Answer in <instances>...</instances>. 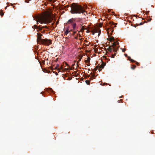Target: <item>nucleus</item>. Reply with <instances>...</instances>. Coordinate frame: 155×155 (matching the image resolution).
Segmentation results:
<instances>
[{"label": "nucleus", "mask_w": 155, "mask_h": 155, "mask_svg": "<svg viewBox=\"0 0 155 155\" xmlns=\"http://www.w3.org/2000/svg\"><path fill=\"white\" fill-rule=\"evenodd\" d=\"M108 12H109L110 11V9H108Z\"/></svg>", "instance_id": "36"}, {"label": "nucleus", "mask_w": 155, "mask_h": 155, "mask_svg": "<svg viewBox=\"0 0 155 155\" xmlns=\"http://www.w3.org/2000/svg\"><path fill=\"white\" fill-rule=\"evenodd\" d=\"M69 32V31H68V28H67L66 31L64 32V34L65 35H67L68 33Z\"/></svg>", "instance_id": "13"}, {"label": "nucleus", "mask_w": 155, "mask_h": 155, "mask_svg": "<svg viewBox=\"0 0 155 155\" xmlns=\"http://www.w3.org/2000/svg\"><path fill=\"white\" fill-rule=\"evenodd\" d=\"M136 67V66L135 65H133L132 67H131V68L132 69L134 70L135 68Z\"/></svg>", "instance_id": "17"}, {"label": "nucleus", "mask_w": 155, "mask_h": 155, "mask_svg": "<svg viewBox=\"0 0 155 155\" xmlns=\"http://www.w3.org/2000/svg\"><path fill=\"white\" fill-rule=\"evenodd\" d=\"M124 55H125V56H126H126H127V54H124Z\"/></svg>", "instance_id": "37"}, {"label": "nucleus", "mask_w": 155, "mask_h": 155, "mask_svg": "<svg viewBox=\"0 0 155 155\" xmlns=\"http://www.w3.org/2000/svg\"><path fill=\"white\" fill-rule=\"evenodd\" d=\"M102 64L99 67V69H98V70L99 71H100L102 69H103L104 67L106 65V63H104V62L102 61Z\"/></svg>", "instance_id": "4"}, {"label": "nucleus", "mask_w": 155, "mask_h": 155, "mask_svg": "<svg viewBox=\"0 0 155 155\" xmlns=\"http://www.w3.org/2000/svg\"><path fill=\"white\" fill-rule=\"evenodd\" d=\"M78 35H79V36L80 37H81V36L79 34H78Z\"/></svg>", "instance_id": "34"}, {"label": "nucleus", "mask_w": 155, "mask_h": 155, "mask_svg": "<svg viewBox=\"0 0 155 155\" xmlns=\"http://www.w3.org/2000/svg\"><path fill=\"white\" fill-rule=\"evenodd\" d=\"M45 61H43V62Z\"/></svg>", "instance_id": "48"}, {"label": "nucleus", "mask_w": 155, "mask_h": 155, "mask_svg": "<svg viewBox=\"0 0 155 155\" xmlns=\"http://www.w3.org/2000/svg\"><path fill=\"white\" fill-rule=\"evenodd\" d=\"M108 50L109 51L111 52L112 51V48H110V47H109L108 49Z\"/></svg>", "instance_id": "18"}, {"label": "nucleus", "mask_w": 155, "mask_h": 155, "mask_svg": "<svg viewBox=\"0 0 155 155\" xmlns=\"http://www.w3.org/2000/svg\"><path fill=\"white\" fill-rule=\"evenodd\" d=\"M34 26L35 28L38 29L40 31L42 30V28H44V26L42 28H41L40 26H38L37 25H34Z\"/></svg>", "instance_id": "9"}, {"label": "nucleus", "mask_w": 155, "mask_h": 155, "mask_svg": "<svg viewBox=\"0 0 155 155\" xmlns=\"http://www.w3.org/2000/svg\"><path fill=\"white\" fill-rule=\"evenodd\" d=\"M63 68L62 66H61V67L59 69H60V70H62V69Z\"/></svg>", "instance_id": "27"}, {"label": "nucleus", "mask_w": 155, "mask_h": 155, "mask_svg": "<svg viewBox=\"0 0 155 155\" xmlns=\"http://www.w3.org/2000/svg\"><path fill=\"white\" fill-rule=\"evenodd\" d=\"M147 13H149V12H147Z\"/></svg>", "instance_id": "44"}, {"label": "nucleus", "mask_w": 155, "mask_h": 155, "mask_svg": "<svg viewBox=\"0 0 155 155\" xmlns=\"http://www.w3.org/2000/svg\"><path fill=\"white\" fill-rule=\"evenodd\" d=\"M117 23L115 24L116 25H117Z\"/></svg>", "instance_id": "47"}, {"label": "nucleus", "mask_w": 155, "mask_h": 155, "mask_svg": "<svg viewBox=\"0 0 155 155\" xmlns=\"http://www.w3.org/2000/svg\"><path fill=\"white\" fill-rule=\"evenodd\" d=\"M11 6H12L13 5V4H11Z\"/></svg>", "instance_id": "40"}, {"label": "nucleus", "mask_w": 155, "mask_h": 155, "mask_svg": "<svg viewBox=\"0 0 155 155\" xmlns=\"http://www.w3.org/2000/svg\"><path fill=\"white\" fill-rule=\"evenodd\" d=\"M147 13H149V12H147Z\"/></svg>", "instance_id": "46"}, {"label": "nucleus", "mask_w": 155, "mask_h": 155, "mask_svg": "<svg viewBox=\"0 0 155 155\" xmlns=\"http://www.w3.org/2000/svg\"><path fill=\"white\" fill-rule=\"evenodd\" d=\"M37 41L38 43L46 45H49L51 44L50 40L41 38V36L42 35L39 33H37Z\"/></svg>", "instance_id": "3"}, {"label": "nucleus", "mask_w": 155, "mask_h": 155, "mask_svg": "<svg viewBox=\"0 0 155 155\" xmlns=\"http://www.w3.org/2000/svg\"><path fill=\"white\" fill-rule=\"evenodd\" d=\"M82 58V57H81L79 59V60L78 61H81V59Z\"/></svg>", "instance_id": "35"}, {"label": "nucleus", "mask_w": 155, "mask_h": 155, "mask_svg": "<svg viewBox=\"0 0 155 155\" xmlns=\"http://www.w3.org/2000/svg\"><path fill=\"white\" fill-rule=\"evenodd\" d=\"M98 31H99V33L98 34V36H99L100 34L101 30H100V29H98H98H95L93 31H92L93 35H94L95 33L97 32H98Z\"/></svg>", "instance_id": "5"}, {"label": "nucleus", "mask_w": 155, "mask_h": 155, "mask_svg": "<svg viewBox=\"0 0 155 155\" xmlns=\"http://www.w3.org/2000/svg\"><path fill=\"white\" fill-rule=\"evenodd\" d=\"M25 2L27 3H28L29 2L28 0H25Z\"/></svg>", "instance_id": "28"}, {"label": "nucleus", "mask_w": 155, "mask_h": 155, "mask_svg": "<svg viewBox=\"0 0 155 155\" xmlns=\"http://www.w3.org/2000/svg\"><path fill=\"white\" fill-rule=\"evenodd\" d=\"M130 57H128V60H130Z\"/></svg>", "instance_id": "38"}, {"label": "nucleus", "mask_w": 155, "mask_h": 155, "mask_svg": "<svg viewBox=\"0 0 155 155\" xmlns=\"http://www.w3.org/2000/svg\"><path fill=\"white\" fill-rule=\"evenodd\" d=\"M72 25L73 27V30L74 31H78L76 29V23H73V24H72Z\"/></svg>", "instance_id": "8"}, {"label": "nucleus", "mask_w": 155, "mask_h": 155, "mask_svg": "<svg viewBox=\"0 0 155 155\" xmlns=\"http://www.w3.org/2000/svg\"><path fill=\"white\" fill-rule=\"evenodd\" d=\"M86 83L88 85H89L90 84V81L89 80H87L85 81Z\"/></svg>", "instance_id": "14"}, {"label": "nucleus", "mask_w": 155, "mask_h": 155, "mask_svg": "<svg viewBox=\"0 0 155 155\" xmlns=\"http://www.w3.org/2000/svg\"><path fill=\"white\" fill-rule=\"evenodd\" d=\"M70 70H72V69H71V68H70Z\"/></svg>", "instance_id": "42"}, {"label": "nucleus", "mask_w": 155, "mask_h": 155, "mask_svg": "<svg viewBox=\"0 0 155 155\" xmlns=\"http://www.w3.org/2000/svg\"><path fill=\"white\" fill-rule=\"evenodd\" d=\"M90 59H91L89 57H88L87 58V60L85 61V62H89Z\"/></svg>", "instance_id": "11"}, {"label": "nucleus", "mask_w": 155, "mask_h": 155, "mask_svg": "<svg viewBox=\"0 0 155 155\" xmlns=\"http://www.w3.org/2000/svg\"><path fill=\"white\" fill-rule=\"evenodd\" d=\"M59 67V65L58 64H57L56 65V66L55 67V69H57Z\"/></svg>", "instance_id": "22"}, {"label": "nucleus", "mask_w": 155, "mask_h": 155, "mask_svg": "<svg viewBox=\"0 0 155 155\" xmlns=\"http://www.w3.org/2000/svg\"><path fill=\"white\" fill-rule=\"evenodd\" d=\"M73 20H74V19L73 18L70 19L68 20V22L73 23V24L74 23H73Z\"/></svg>", "instance_id": "10"}, {"label": "nucleus", "mask_w": 155, "mask_h": 155, "mask_svg": "<svg viewBox=\"0 0 155 155\" xmlns=\"http://www.w3.org/2000/svg\"><path fill=\"white\" fill-rule=\"evenodd\" d=\"M4 13L3 12H1V13H0V15L1 16H3L4 15Z\"/></svg>", "instance_id": "24"}, {"label": "nucleus", "mask_w": 155, "mask_h": 155, "mask_svg": "<svg viewBox=\"0 0 155 155\" xmlns=\"http://www.w3.org/2000/svg\"><path fill=\"white\" fill-rule=\"evenodd\" d=\"M151 18H150V19H147V21L149 22H150V21L151 20Z\"/></svg>", "instance_id": "26"}, {"label": "nucleus", "mask_w": 155, "mask_h": 155, "mask_svg": "<svg viewBox=\"0 0 155 155\" xmlns=\"http://www.w3.org/2000/svg\"><path fill=\"white\" fill-rule=\"evenodd\" d=\"M74 31L73 32V34H75L76 33V31Z\"/></svg>", "instance_id": "32"}, {"label": "nucleus", "mask_w": 155, "mask_h": 155, "mask_svg": "<svg viewBox=\"0 0 155 155\" xmlns=\"http://www.w3.org/2000/svg\"><path fill=\"white\" fill-rule=\"evenodd\" d=\"M114 38L113 37H110L108 39V40L110 41H112L114 40Z\"/></svg>", "instance_id": "12"}, {"label": "nucleus", "mask_w": 155, "mask_h": 155, "mask_svg": "<svg viewBox=\"0 0 155 155\" xmlns=\"http://www.w3.org/2000/svg\"><path fill=\"white\" fill-rule=\"evenodd\" d=\"M130 61L132 62H136L134 60H133L132 59H131V58H130Z\"/></svg>", "instance_id": "19"}, {"label": "nucleus", "mask_w": 155, "mask_h": 155, "mask_svg": "<svg viewBox=\"0 0 155 155\" xmlns=\"http://www.w3.org/2000/svg\"><path fill=\"white\" fill-rule=\"evenodd\" d=\"M36 19L37 24H38V22L41 24L50 23L53 20V15L48 13L37 17Z\"/></svg>", "instance_id": "1"}, {"label": "nucleus", "mask_w": 155, "mask_h": 155, "mask_svg": "<svg viewBox=\"0 0 155 155\" xmlns=\"http://www.w3.org/2000/svg\"><path fill=\"white\" fill-rule=\"evenodd\" d=\"M125 51V49L124 48V49H122V51L123 52H124Z\"/></svg>", "instance_id": "25"}, {"label": "nucleus", "mask_w": 155, "mask_h": 155, "mask_svg": "<svg viewBox=\"0 0 155 155\" xmlns=\"http://www.w3.org/2000/svg\"><path fill=\"white\" fill-rule=\"evenodd\" d=\"M115 24L113 22H110L109 24V26L110 28H112L116 27V25H114V26L113 25H114Z\"/></svg>", "instance_id": "7"}, {"label": "nucleus", "mask_w": 155, "mask_h": 155, "mask_svg": "<svg viewBox=\"0 0 155 155\" xmlns=\"http://www.w3.org/2000/svg\"><path fill=\"white\" fill-rule=\"evenodd\" d=\"M130 61L132 62H136L134 60H133L132 59H131V58H130Z\"/></svg>", "instance_id": "20"}, {"label": "nucleus", "mask_w": 155, "mask_h": 155, "mask_svg": "<svg viewBox=\"0 0 155 155\" xmlns=\"http://www.w3.org/2000/svg\"><path fill=\"white\" fill-rule=\"evenodd\" d=\"M54 24V23H52V25H53Z\"/></svg>", "instance_id": "39"}, {"label": "nucleus", "mask_w": 155, "mask_h": 155, "mask_svg": "<svg viewBox=\"0 0 155 155\" xmlns=\"http://www.w3.org/2000/svg\"><path fill=\"white\" fill-rule=\"evenodd\" d=\"M135 63H136V64L137 65H138V64H139V63H138V62H137V61H136V62H135Z\"/></svg>", "instance_id": "30"}, {"label": "nucleus", "mask_w": 155, "mask_h": 155, "mask_svg": "<svg viewBox=\"0 0 155 155\" xmlns=\"http://www.w3.org/2000/svg\"><path fill=\"white\" fill-rule=\"evenodd\" d=\"M59 22V21H57L56 22V25H57V24H58V23Z\"/></svg>", "instance_id": "29"}, {"label": "nucleus", "mask_w": 155, "mask_h": 155, "mask_svg": "<svg viewBox=\"0 0 155 155\" xmlns=\"http://www.w3.org/2000/svg\"><path fill=\"white\" fill-rule=\"evenodd\" d=\"M143 24V23H142V22H141L140 23V24H137L136 25V26L134 25V26L135 27H136V26H138L139 25H142Z\"/></svg>", "instance_id": "15"}, {"label": "nucleus", "mask_w": 155, "mask_h": 155, "mask_svg": "<svg viewBox=\"0 0 155 155\" xmlns=\"http://www.w3.org/2000/svg\"><path fill=\"white\" fill-rule=\"evenodd\" d=\"M78 62H79V61H78L77 62V64H78Z\"/></svg>", "instance_id": "41"}, {"label": "nucleus", "mask_w": 155, "mask_h": 155, "mask_svg": "<svg viewBox=\"0 0 155 155\" xmlns=\"http://www.w3.org/2000/svg\"><path fill=\"white\" fill-rule=\"evenodd\" d=\"M70 12L72 14H81L85 12L83 8L81 5L75 3L71 4Z\"/></svg>", "instance_id": "2"}, {"label": "nucleus", "mask_w": 155, "mask_h": 155, "mask_svg": "<svg viewBox=\"0 0 155 155\" xmlns=\"http://www.w3.org/2000/svg\"><path fill=\"white\" fill-rule=\"evenodd\" d=\"M116 53H114V54H112V58H114V56H115L116 55Z\"/></svg>", "instance_id": "23"}, {"label": "nucleus", "mask_w": 155, "mask_h": 155, "mask_svg": "<svg viewBox=\"0 0 155 155\" xmlns=\"http://www.w3.org/2000/svg\"><path fill=\"white\" fill-rule=\"evenodd\" d=\"M116 46V43L115 42H114V43H112V45L111 46V47H112L113 48H114V51L115 52H116L117 50H118V48H117L116 49L115 47Z\"/></svg>", "instance_id": "6"}, {"label": "nucleus", "mask_w": 155, "mask_h": 155, "mask_svg": "<svg viewBox=\"0 0 155 155\" xmlns=\"http://www.w3.org/2000/svg\"><path fill=\"white\" fill-rule=\"evenodd\" d=\"M116 45H119V42H116Z\"/></svg>", "instance_id": "31"}, {"label": "nucleus", "mask_w": 155, "mask_h": 155, "mask_svg": "<svg viewBox=\"0 0 155 155\" xmlns=\"http://www.w3.org/2000/svg\"><path fill=\"white\" fill-rule=\"evenodd\" d=\"M90 79L91 80H92L93 79V78L92 77H91L90 78Z\"/></svg>", "instance_id": "33"}, {"label": "nucleus", "mask_w": 155, "mask_h": 155, "mask_svg": "<svg viewBox=\"0 0 155 155\" xmlns=\"http://www.w3.org/2000/svg\"><path fill=\"white\" fill-rule=\"evenodd\" d=\"M58 74L57 73H56V75H58Z\"/></svg>", "instance_id": "43"}, {"label": "nucleus", "mask_w": 155, "mask_h": 155, "mask_svg": "<svg viewBox=\"0 0 155 155\" xmlns=\"http://www.w3.org/2000/svg\"><path fill=\"white\" fill-rule=\"evenodd\" d=\"M98 69H99V67L98 66V65L97 66H96V68H94V71H96L97 70V69H98Z\"/></svg>", "instance_id": "16"}, {"label": "nucleus", "mask_w": 155, "mask_h": 155, "mask_svg": "<svg viewBox=\"0 0 155 155\" xmlns=\"http://www.w3.org/2000/svg\"><path fill=\"white\" fill-rule=\"evenodd\" d=\"M147 13H149V12H147Z\"/></svg>", "instance_id": "45"}, {"label": "nucleus", "mask_w": 155, "mask_h": 155, "mask_svg": "<svg viewBox=\"0 0 155 155\" xmlns=\"http://www.w3.org/2000/svg\"><path fill=\"white\" fill-rule=\"evenodd\" d=\"M82 13L84 15H86L87 14V13L85 11V12H84L83 13Z\"/></svg>", "instance_id": "21"}]
</instances>
